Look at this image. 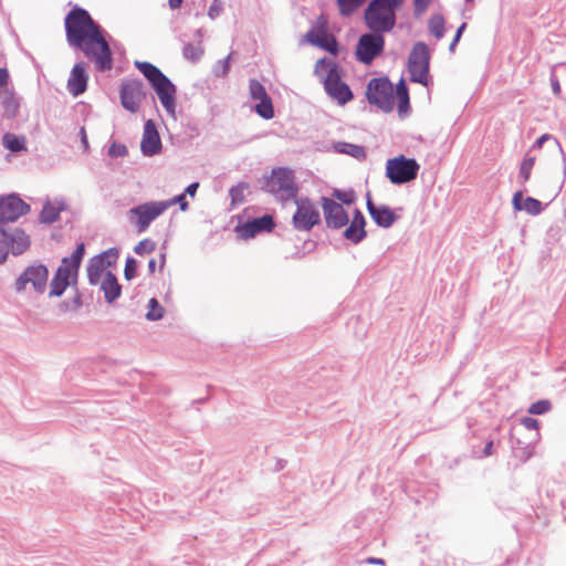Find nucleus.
Wrapping results in <instances>:
<instances>
[{
  "label": "nucleus",
  "mask_w": 566,
  "mask_h": 566,
  "mask_svg": "<svg viewBox=\"0 0 566 566\" xmlns=\"http://www.w3.org/2000/svg\"><path fill=\"white\" fill-rule=\"evenodd\" d=\"M64 28L66 42L72 49L83 52L98 72L112 70L114 59L107 41L109 34L86 9L74 6L64 18Z\"/></svg>",
  "instance_id": "obj_1"
},
{
  "label": "nucleus",
  "mask_w": 566,
  "mask_h": 566,
  "mask_svg": "<svg viewBox=\"0 0 566 566\" xmlns=\"http://www.w3.org/2000/svg\"><path fill=\"white\" fill-rule=\"evenodd\" d=\"M31 211V206L19 193L0 195V264H3L9 253L14 256L29 250L31 240L22 228H8L21 217Z\"/></svg>",
  "instance_id": "obj_2"
},
{
  "label": "nucleus",
  "mask_w": 566,
  "mask_h": 566,
  "mask_svg": "<svg viewBox=\"0 0 566 566\" xmlns=\"http://www.w3.org/2000/svg\"><path fill=\"white\" fill-rule=\"evenodd\" d=\"M135 67L148 81L156 93L160 104L169 115H175L177 102V86L163 71L147 61H135Z\"/></svg>",
  "instance_id": "obj_3"
},
{
  "label": "nucleus",
  "mask_w": 566,
  "mask_h": 566,
  "mask_svg": "<svg viewBox=\"0 0 566 566\" xmlns=\"http://www.w3.org/2000/svg\"><path fill=\"white\" fill-rule=\"evenodd\" d=\"M405 1L402 0H370L364 10V23L368 30L391 32L397 23V13Z\"/></svg>",
  "instance_id": "obj_4"
},
{
  "label": "nucleus",
  "mask_w": 566,
  "mask_h": 566,
  "mask_svg": "<svg viewBox=\"0 0 566 566\" xmlns=\"http://www.w3.org/2000/svg\"><path fill=\"white\" fill-rule=\"evenodd\" d=\"M326 72L323 78L326 94L335 99L339 105H345L354 98V93L349 85L342 81L343 70L336 62L323 57L316 62L315 72L319 74Z\"/></svg>",
  "instance_id": "obj_5"
},
{
  "label": "nucleus",
  "mask_w": 566,
  "mask_h": 566,
  "mask_svg": "<svg viewBox=\"0 0 566 566\" xmlns=\"http://www.w3.org/2000/svg\"><path fill=\"white\" fill-rule=\"evenodd\" d=\"M261 189L272 195L277 201L286 203L297 197L300 187L291 168L275 167L270 176L264 178Z\"/></svg>",
  "instance_id": "obj_6"
},
{
  "label": "nucleus",
  "mask_w": 566,
  "mask_h": 566,
  "mask_svg": "<svg viewBox=\"0 0 566 566\" xmlns=\"http://www.w3.org/2000/svg\"><path fill=\"white\" fill-rule=\"evenodd\" d=\"M419 170L420 165L416 158L401 154L387 159L385 176L392 185L401 186L416 180Z\"/></svg>",
  "instance_id": "obj_7"
},
{
  "label": "nucleus",
  "mask_w": 566,
  "mask_h": 566,
  "mask_svg": "<svg viewBox=\"0 0 566 566\" xmlns=\"http://www.w3.org/2000/svg\"><path fill=\"white\" fill-rule=\"evenodd\" d=\"M430 59L428 44L422 41L416 42L409 53L407 63L411 82L422 86L429 85Z\"/></svg>",
  "instance_id": "obj_8"
},
{
  "label": "nucleus",
  "mask_w": 566,
  "mask_h": 566,
  "mask_svg": "<svg viewBox=\"0 0 566 566\" xmlns=\"http://www.w3.org/2000/svg\"><path fill=\"white\" fill-rule=\"evenodd\" d=\"M385 33L374 28L369 32L363 33L356 43L355 57L365 65H371L385 50Z\"/></svg>",
  "instance_id": "obj_9"
},
{
  "label": "nucleus",
  "mask_w": 566,
  "mask_h": 566,
  "mask_svg": "<svg viewBox=\"0 0 566 566\" xmlns=\"http://www.w3.org/2000/svg\"><path fill=\"white\" fill-rule=\"evenodd\" d=\"M366 98L370 105L384 113L394 109V84L388 76L373 77L366 86Z\"/></svg>",
  "instance_id": "obj_10"
},
{
  "label": "nucleus",
  "mask_w": 566,
  "mask_h": 566,
  "mask_svg": "<svg viewBox=\"0 0 566 566\" xmlns=\"http://www.w3.org/2000/svg\"><path fill=\"white\" fill-rule=\"evenodd\" d=\"M296 210L292 216L293 228L297 231H311L321 223V213L308 197H296Z\"/></svg>",
  "instance_id": "obj_11"
},
{
  "label": "nucleus",
  "mask_w": 566,
  "mask_h": 566,
  "mask_svg": "<svg viewBox=\"0 0 566 566\" xmlns=\"http://www.w3.org/2000/svg\"><path fill=\"white\" fill-rule=\"evenodd\" d=\"M148 96L155 103V97L149 94L143 81L135 78L124 81L119 87V99L124 109L135 114L139 111L142 102Z\"/></svg>",
  "instance_id": "obj_12"
},
{
  "label": "nucleus",
  "mask_w": 566,
  "mask_h": 566,
  "mask_svg": "<svg viewBox=\"0 0 566 566\" xmlns=\"http://www.w3.org/2000/svg\"><path fill=\"white\" fill-rule=\"evenodd\" d=\"M49 273L48 266L42 263L27 266L15 279L14 291L22 293L27 285L31 284L35 293L43 294L46 290Z\"/></svg>",
  "instance_id": "obj_13"
},
{
  "label": "nucleus",
  "mask_w": 566,
  "mask_h": 566,
  "mask_svg": "<svg viewBox=\"0 0 566 566\" xmlns=\"http://www.w3.org/2000/svg\"><path fill=\"white\" fill-rule=\"evenodd\" d=\"M167 210V205L161 201H149L129 209L130 221L139 233L146 231L150 223Z\"/></svg>",
  "instance_id": "obj_14"
},
{
  "label": "nucleus",
  "mask_w": 566,
  "mask_h": 566,
  "mask_svg": "<svg viewBox=\"0 0 566 566\" xmlns=\"http://www.w3.org/2000/svg\"><path fill=\"white\" fill-rule=\"evenodd\" d=\"M119 256V249L109 248L90 259L87 263V280L91 285H97L101 276L107 268L116 264Z\"/></svg>",
  "instance_id": "obj_15"
},
{
  "label": "nucleus",
  "mask_w": 566,
  "mask_h": 566,
  "mask_svg": "<svg viewBox=\"0 0 566 566\" xmlns=\"http://www.w3.org/2000/svg\"><path fill=\"white\" fill-rule=\"evenodd\" d=\"M321 205L326 227L332 230H339L349 222L348 212L333 198L321 197Z\"/></svg>",
  "instance_id": "obj_16"
},
{
  "label": "nucleus",
  "mask_w": 566,
  "mask_h": 566,
  "mask_svg": "<svg viewBox=\"0 0 566 566\" xmlns=\"http://www.w3.org/2000/svg\"><path fill=\"white\" fill-rule=\"evenodd\" d=\"M276 223L271 214H263L248 219L243 223H239L235 228L238 235L244 240L253 239L259 233L272 232Z\"/></svg>",
  "instance_id": "obj_17"
},
{
  "label": "nucleus",
  "mask_w": 566,
  "mask_h": 566,
  "mask_svg": "<svg viewBox=\"0 0 566 566\" xmlns=\"http://www.w3.org/2000/svg\"><path fill=\"white\" fill-rule=\"evenodd\" d=\"M305 40L312 45L317 46L334 56L339 53L340 46L338 40L328 31L326 22H322L317 29L312 28L305 34Z\"/></svg>",
  "instance_id": "obj_18"
},
{
  "label": "nucleus",
  "mask_w": 566,
  "mask_h": 566,
  "mask_svg": "<svg viewBox=\"0 0 566 566\" xmlns=\"http://www.w3.org/2000/svg\"><path fill=\"white\" fill-rule=\"evenodd\" d=\"M161 148L163 144L157 125L153 119H147L144 124L140 151L146 157H153L160 154Z\"/></svg>",
  "instance_id": "obj_19"
},
{
  "label": "nucleus",
  "mask_w": 566,
  "mask_h": 566,
  "mask_svg": "<svg viewBox=\"0 0 566 566\" xmlns=\"http://www.w3.org/2000/svg\"><path fill=\"white\" fill-rule=\"evenodd\" d=\"M366 207L374 222L380 228H390L399 219V216L389 206L376 205L370 192H367L366 196Z\"/></svg>",
  "instance_id": "obj_20"
},
{
  "label": "nucleus",
  "mask_w": 566,
  "mask_h": 566,
  "mask_svg": "<svg viewBox=\"0 0 566 566\" xmlns=\"http://www.w3.org/2000/svg\"><path fill=\"white\" fill-rule=\"evenodd\" d=\"M88 74L86 64L81 61L74 64L67 80V90L74 96L82 95L87 88Z\"/></svg>",
  "instance_id": "obj_21"
},
{
  "label": "nucleus",
  "mask_w": 566,
  "mask_h": 566,
  "mask_svg": "<svg viewBox=\"0 0 566 566\" xmlns=\"http://www.w3.org/2000/svg\"><path fill=\"white\" fill-rule=\"evenodd\" d=\"M512 205L514 210H525L531 216H538L544 210L543 203L533 197L524 198L523 190H518L513 195Z\"/></svg>",
  "instance_id": "obj_22"
},
{
  "label": "nucleus",
  "mask_w": 566,
  "mask_h": 566,
  "mask_svg": "<svg viewBox=\"0 0 566 566\" xmlns=\"http://www.w3.org/2000/svg\"><path fill=\"white\" fill-rule=\"evenodd\" d=\"M67 209L64 199H55L54 202L46 200L39 214V221L43 224H52L60 219V213Z\"/></svg>",
  "instance_id": "obj_23"
},
{
  "label": "nucleus",
  "mask_w": 566,
  "mask_h": 566,
  "mask_svg": "<svg viewBox=\"0 0 566 566\" xmlns=\"http://www.w3.org/2000/svg\"><path fill=\"white\" fill-rule=\"evenodd\" d=\"M101 290L104 292L105 301L113 304L122 295V285L118 283L116 275L107 271L101 283Z\"/></svg>",
  "instance_id": "obj_24"
},
{
  "label": "nucleus",
  "mask_w": 566,
  "mask_h": 566,
  "mask_svg": "<svg viewBox=\"0 0 566 566\" xmlns=\"http://www.w3.org/2000/svg\"><path fill=\"white\" fill-rule=\"evenodd\" d=\"M21 99L22 98L15 94L13 88L4 91V95L1 99L3 118L12 120L18 117L21 107Z\"/></svg>",
  "instance_id": "obj_25"
},
{
  "label": "nucleus",
  "mask_w": 566,
  "mask_h": 566,
  "mask_svg": "<svg viewBox=\"0 0 566 566\" xmlns=\"http://www.w3.org/2000/svg\"><path fill=\"white\" fill-rule=\"evenodd\" d=\"M1 140L2 146L12 154L28 151L27 138L24 135H17L8 132L2 135Z\"/></svg>",
  "instance_id": "obj_26"
},
{
  "label": "nucleus",
  "mask_w": 566,
  "mask_h": 566,
  "mask_svg": "<svg viewBox=\"0 0 566 566\" xmlns=\"http://www.w3.org/2000/svg\"><path fill=\"white\" fill-rule=\"evenodd\" d=\"M333 149L337 154H345L360 161L365 160L367 157L366 148L364 146L347 142L333 143Z\"/></svg>",
  "instance_id": "obj_27"
},
{
  "label": "nucleus",
  "mask_w": 566,
  "mask_h": 566,
  "mask_svg": "<svg viewBox=\"0 0 566 566\" xmlns=\"http://www.w3.org/2000/svg\"><path fill=\"white\" fill-rule=\"evenodd\" d=\"M85 255V244L83 242H80L76 244L75 250L72 252L71 255L64 256L61 260V264L70 270L71 272L80 271L82 261Z\"/></svg>",
  "instance_id": "obj_28"
},
{
  "label": "nucleus",
  "mask_w": 566,
  "mask_h": 566,
  "mask_svg": "<svg viewBox=\"0 0 566 566\" xmlns=\"http://www.w3.org/2000/svg\"><path fill=\"white\" fill-rule=\"evenodd\" d=\"M343 237L353 244H359L367 238V231L361 226L348 222L343 232Z\"/></svg>",
  "instance_id": "obj_29"
},
{
  "label": "nucleus",
  "mask_w": 566,
  "mask_h": 566,
  "mask_svg": "<svg viewBox=\"0 0 566 566\" xmlns=\"http://www.w3.org/2000/svg\"><path fill=\"white\" fill-rule=\"evenodd\" d=\"M252 111L263 119H272L275 115V111L271 96L269 95L258 99V103L252 107Z\"/></svg>",
  "instance_id": "obj_30"
},
{
  "label": "nucleus",
  "mask_w": 566,
  "mask_h": 566,
  "mask_svg": "<svg viewBox=\"0 0 566 566\" xmlns=\"http://www.w3.org/2000/svg\"><path fill=\"white\" fill-rule=\"evenodd\" d=\"M430 33L438 40L442 39L446 33V20L442 14H432L428 22Z\"/></svg>",
  "instance_id": "obj_31"
},
{
  "label": "nucleus",
  "mask_w": 566,
  "mask_h": 566,
  "mask_svg": "<svg viewBox=\"0 0 566 566\" xmlns=\"http://www.w3.org/2000/svg\"><path fill=\"white\" fill-rule=\"evenodd\" d=\"M367 0H336L342 17L353 15Z\"/></svg>",
  "instance_id": "obj_32"
},
{
  "label": "nucleus",
  "mask_w": 566,
  "mask_h": 566,
  "mask_svg": "<svg viewBox=\"0 0 566 566\" xmlns=\"http://www.w3.org/2000/svg\"><path fill=\"white\" fill-rule=\"evenodd\" d=\"M165 308L156 297H151L147 304L146 319L149 322H157L165 316Z\"/></svg>",
  "instance_id": "obj_33"
},
{
  "label": "nucleus",
  "mask_w": 566,
  "mask_h": 566,
  "mask_svg": "<svg viewBox=\"0 0 566 566\" xmlns=\"http://www.w3.org/2000/svg\"><path fill=\"white\" fill-rule=\"evenodd\" d=\"M535 164V157L526 154L524 159L521 163L520 171H518V181L521 185H524L531 178V172Z\"/></svg>",
  "instance_id": "obj_34"
},
{
  "label": "nucleus",
  "mask_w": 566,
  "mask_h": 566,
  "mask_svg": "<svg viewBox=\"0 0 566 566\" xmlns=\"http://www.w3.org/2000/svg\"><path fill=\"white\" fill-rule=\"evenodd\" d=\"M67 287H70L69 281L54 274L50 283L49 296L60 297L64 294Z\"/></svg>",
  "instance_id": "obj_35"
},
{
  "label": "nucleus",
  "mask_w": 566,
  "mask_h": 566,
  "mask_svg": "<svg viewBox=\"0 0 566 566\" xmlns=\"http://www.w3.org/2000/svg\"><path fill=\"white\" fill-rule=\"evenodd\" d=\"M249 188V184L241 181L229 189V196L231 198V206L235 207L244 202V191Z\"/></svg>",
  "instance_id": "obj_36"
},
{
  "label": "nucleus",
  "mask_w": 566,
  "mask_h": 566,
  "mask_svg": "<svg viewBox=\"0 0 566 566\" xmlns=\"http://www.w3.org/2000/svg\"><path fill=\"white\" fill-rule=\"evenodd\" d=\"M184 57L191 61L198 62L203 54V49L200 42L197 45L192 43H187L182 50Z\"/></svg>",
  "instance_id": "obj_37"
},
{
  "label": "nucleus",
  "mask_w": 566,
  "mask_h": 566,
  "mask_svg": "<svg viewBox=\"0 0 566 566\" xmlns=\"http://www.w3.org/2000/svg\"><path fill=\"white\" fill-rule=\"evenodd\" d=\"M250 97L254 101L269 96L265 86L255 78L249 81Z\"/></svg>",
  "instance_id": "obj_38"
},
{
  "label": "nucleus",
  "mask_w": 566,
  "mask_h": 566,
  "mask_svg": "<svg viewBox=\"0 0 566 566\" xmlns=\"http://www.w3.org/2000/svg\"><path fill=\"white\" fill-rule=\"evenodd\" d=\"M552 407L553 406H552L551 400H548V399H539V400L533 402L528 407L527 411L531 415L541 416V415H545L546 412L551 411Z\"/></svg>",
  "instance_id": "obj_39"
},
{
  "label": "nucleus",
  "mask_w": 566,
  "mask_h": 566,
  "mask_svg": "<svg viewBox=\"0 0 566 566\" xmlns=\"http://www.w3.org/2000/svg\"><path fill=\"white\" fill-rule=\"evenodd\" d=\"M333 198L339 201V203L350 206L355 202L356 196L354 190H342V189H334L332 192Z\"/></svg>",
  "instance_id": "obj_40"
},
{
  "label": "nucleus",
  "mask_w": 566,
  "mask_h": 566,
  "mask_svg": "<svg viewBox=\"0 0 566 566\" xmlns=\"http://www.w3.org/2000/svg\"><path fill=\"white\" fill-rule=\"evenodd\" d=\"M138 261L133 256H127L124 268V277L132 281L137 276Z\"/></svg>",
  "instance_id": "obj_41"
},
{
  "label": "nucleus",
  "mask_w": 566,
  "mask_h": 566,
  "mask_svg": "<svg viewBox=\"0 0 566 566\" xmlns=\"http://www.w3.org/2000/svg\"><path fill=\"white\" fill-rule=\"evenodd\" d=\"M155 249H156V243L151 239H144L135 245L134 252L137 255H144V254L153 253L155 251Z\"/></svg>",
  "instance_id": "obj_42"
},
{
  "label": "nucleus",
  "mask_w": 566,
  "mask_h": 566,
  "mask_svg": "<svg viewBox=\"0 0 566 566\" xmlns=\"http://www.w3.org/2000/svg\"><path fill=\"white\" fill-rule=\"evenodd\" d=\"M128 154V149L124 144L113 142L107 150V155L111 158L125 157Z\"/></svg>",
  "instance_id": "obj_43"
},
{
  "label": "nucleus",
  "mask_w": 566,
  "mask_h": 566,
  "mask_svg": "<svg viewBox=\"0 0 566 566\" xmlns=\"http://www.w3.org/2000/svg\"><path fill=\"white\" fill-rule=\"evenodd\" d=\"M230 71V55L219 60L213 66V74L217 77H224Z\"/></svg>",
  "instance_id": "obj_44"
},
{
  "label": "nucleus",
  "mask_w": 566,
  "mask_h": 566,
  "mask_svg": "<svg viewBox=\"0 0 566 566\" xmlns=\"http://www.w3.org/2000/svg\"><path fill=\"white\" fill-rule=\"evenodd\" d=\"M403 99L409 97V88L403 77L394 86V99Z\"/></svg>",
  "instance_id": "obj_45"
},
{
  "label": "nucleus",
  "mask_w": 566,
  "mask_h": 566,
  "mask_svg": "<svg viewBox=\"0 0 566 566\" xmlns=\"http://www.w3.org/2000/svg\"><path fill=\"white\" fill-rule=\"evenodd\" d=\"M163 202H164V205H167V209L170 206L176 205V203L179 205V208L181 211H187L189 209V202L187 201L186 195L184 192L175 196L174 198H171L169 200L163 201Z\"/></svg>",
  "instance_id": "obj_46"
},
{
  "label": "nucleus",
  "mask_w": 566,
  "mask_h": 566,
  "mask_svg": "<svg viewBox=\"0 0 566 566\" xmlns=\"http://www.w3.org/2000/svg\"><path fill=\"white\" fill-rule=\"evenodd\" d=\"M548 140H552V142L554 143V145H555V146H557V147H559V149L562 150V147H560V145H559L558 140H557L555 137H553L552 135H549V134H543L542 136H539V137L535 140V143L533 144L532 148H533V149H539V148H542V147H543V145H544L546 142H548Z\"/></svg>",
  "instance_id": "obj_47"
},
{
  "label": "nucleus",
  "mask_w": 566,
  "mask_h": 566,
  "mask_svg": "<svg viewBox=\"0 0 566 566\" xmlns=\"http://www.w3.org/2000/svg\"><path fill=\"white\" fill-rule=\"evenodd\" d=\"M398 101V114L400 117H406L411 112L410 98L397 99Z\"/></svg>",
  "instance_id": "obj_48"
},
{
  "label": "nucleus",
  "mask_w": 566,
  "mask_h": 566,
  "mask_svg": "<svg viewBox=\"0 0 566 566\" xmlns=\"http://www.w3.org/2000/svg\"><path fill=\"white\" fill-rule=\"evenodd\" d=\"M465 29H467V23L465 22H462L458 27V29L455 31V34H454V36H453V39H452V41H451V43L449 45V51L450 52L454 51V49H455L457 44L459 43V41H460V39H461V36H462V34H463Z\"/></svg>",
  "instance_id": "obj_49"
},
{
  "label": "nucleus",
  "mask_w": 566,
  "mask_h": 566,
  "mask_svg": "<svg viewBox=\"0 0 566 566\" xmlns=\"http://www.w3.org/2000/svg\"><path fill=\"white\" fill-rule=\"evenodd\" d=\"M431 0H413V13L416 17L421 15L429 7Z\"/></svg>",
  "instance_id": "obj_50"
},
{
  "label": "nucleus",
  "mask_w": 566,
  "mask_h": 566,
  "mask_svg": "<svg viewBox=\"0 0 566 566\" xmlns=\"http://www.w3.org/2000/svg\"><path fill=\"white\" fill-rule=\"evenodd\" d=\"M350 223H354V224H358V226H361V227H366V218L364 216V213L358 209L356 208L353 212V218L352 220H349Z\"/></svg>",
  "instance_id": "obj_51"
},
{
  "label": "nucleus",
  "mask_w": 566,
  "mask_h": 566,
  "mask_svg": "<svg viewBox=\"0 0 566 566\" xmlns=\"http://www.w3.org/2000/svg\"><path fill=\"white\" fill-rule=\"evenodd\" d=\"M221 10V2L219 0H214L208 10L209 18L212 20L216 19L217 17H219Z\"/></svg>",
  "instance_id": "obj_52"
},
{
  "label": "nucleus",
  "mask_w": 566,
  "mask_h": 566,
  "mask_svg": "<svg viewBox=\"0 0 566 566\" xmlns=\"http://www.w3.org/2000/svg\"><path fill=\"white\" fill-rule=\"evenodd\" d=\"M521 422L528 430H536L539 428L538 420L532 417H524Z\"/></svg>",
  "instance_id": "obj_53"
},
{
  "label": "nucleus",
  "mask_w": 566,
  "mask_h": 566,
  "mask_svg": "<svg viewBox=\"0 0 566 566\" xmlns=\"http://www.w3.org/2000/svg\"><path fill=\"white\" fill-rule=\"evenodd\" d=\"M10 82V75L7 67H0V91L6 88L8 90V84Z\"/></svg>",
  "instance_id": "obj_54"
},
{
  "label": "nucleus",
  "mask_w": 566,
  "mask_h": 566,
  "mask_svg": "<svg viewBox=\"0 0 566 566\" xmlns=\"http://www.w3.org/2000/svg\"><path fill=\"white\" fill-rule=\"evenodd\" d=\"M549 81H551V86H552V91H553L554 95L559 96L560 91H562L560 84H559L557 76L554 73L551 74Z\"/></svg>",
  "instance_id": "obj_55"
},
{
  "label": "nucleus",
  "mask_w": 566,
  "mask_h": 566,
  "mask_svg": "<svg viewBox=\"0 0 566 566\" xmlns=\"http://www.w3.org/2000/svg\"><path fill=\"white\" fill-rule=\"evenodd\" d=\"M72 273L73 272H71L70 270L65 269L62 264H60L54 274H56L61 279H65V280L70 281V276H71Z\"/></svg>",
  "instance_id": "obj_56"
},
{
  "label": "nucleus",
  "mask_w": 566,
  "mask_h": 566,
  "mask_svg": "<svg viewBox=\"0 0 566 566\" xmlns=\"http://www.w3.org/2000/svg\"><path fill=\"white\" fill-rule=\"evenodd\" d=\"M72 273L73 272H71L70 270L65 269L62 264H60L54 274H56L61 279H65V280L70 281V276H71Z\"/></svg>",
  "instance_id": "obj_57"
},
{
  "label": "nucleus",
  "mask_w": 566,
  "mask_h": 566,
  "mask_svg": "<svg viewBox=\"0 0 566 566\" xmlns=\"http://www.w3.org/2000/svg\"><path fill=\"white\" fill-rule=\"evenodd\" d=\"M71 304H72V311H77L78 308H81V307H82V305H83V302H82V295H81V293L78 292V290H76V294H75V296L72 298Z\"/></svg>",
  "instance_id": "obj_58"
},
{
  "label": "nucleus",
  "mask_w": 566,
  "mask_h": 566,
  "mask_svg": "<svg viewBox=\"0 0 566 566\" xmlns=\"http://www.w3.org/2000/svg\"><path fill=\"white\" fill-rule=\"evenodd\" d=\"M198 188H199V182H198V181H193V182L189 184V185L186 187V189H185L184 193H185L186 196L188 195V196H190V197H195V196H196V193H197Z\"/></svg>",
  "instance_id": "obj_59"
},
{
  "label": "nucleus",
  "mask_w": 566,
  "mask_h": 566,
  "mask_svg": "<svg viewBox=\"0 0 566 566\" xmlns=\"http://www.w3.org/2000/svg\"><path fill=\"white\" fill-rule=\"evenodd\" d=\"M494 453V441L489 440L486 441L483 450H482V457H491Z\"/></svg>",
  "instance_id": "obj_60"
},
{
  "label": "nucleus",
  "mask_w": 566,
  "mask_h": 566,
  "mask_svg": "<svg viewBox=\"0 0 566 566\" xmlns=\"http://www.w3.org/2000/svg\"><path fill=\"white\" fill-rule=\"evenodd\" d=\"M80 136H81V143H82V145L84 147V150H87L88 149V140H87V135H86V132H85L84 127H81Z\"/></svg>",
  "instance_id": "obj_61"
},
{
  "label": "nucleus",
  "mask_w": 566,
  "mask_h": 566,
  "mask_svg": "<svg viewBox=\"0 0 566 566\" xmlns=\"http://www.w3.org/2000/svg\"><path fill=\"white\" fill-rule=\"evenodd\" d=\"M366 563L374 564V565H385V560L382 558H378V557H368L366 559Z\"/></svg>",
  "instance_id": "obj_62"
},
{
  "label": "nucleus",
  "mask_w": 566,
  "mask_h": 566,
  "mask_svg": "<svg viewBox=\"0 0 566 566\" xmlns=\"http://www.w3.org/2000/svg\"><path fill=\"white\" fill-rule=\"evenodd\" d=\"M168 4L171 10H176L181 7L182 0H168Z\"/></svg>",
  "instance_id": "obj_63"
},
{
  "label": "nucleus",
  "mask_w": 566,
  "mask_h": 566,
  "mask_svg": "<svg viewBox=\"0 0 566 566\" xmlns=\"http://www.w3.org/2000/svg\"><path fill=\"white\" fill-rule=\"evenodd\" d=\"M59 307H60V311H61V312H69V311H72L71 303H70V302H67V301H63V302H61V303H60V305H59Z\"/></svg>",
  "instance_id": "obj_64"
}]
</instances>
